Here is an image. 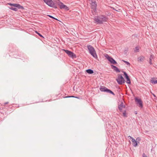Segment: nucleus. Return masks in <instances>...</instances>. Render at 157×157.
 Returning <instances> with one entry per match:
<instances>
[{"label": "nucleus", "mask_w": 157, "mask_h": 157, "mask_svg": "<svg viewBox=\"0 0 157 157\" xmlns=\"http://www.w3.org/2000/svg\"><path fill=\"white\" fill-rule=\"evenodd\" d=\"M87 47L90 53L94 58H97V56L96 51L93 47L89 45H87Z\"/></svg>", "instance_id": "2"}, {"label": "nucleus", "mask_w": 157, "mask_h": 157, "mask_svg": "<svg viewBox=\"0 0 157 157\" xmlns=\"http://www.w3.org/2000/svg\"><path fill=\"white\" fill-rule=\"evenodd\" d=\"M91 4V8L94 10L95 9L97 6L96 2L94 1L93 2V1H92Z\"/></svg>", "instance_id": "12"}, {"label": "nucleus", "mask_w": 157, "mask_h": 157, "mask_svg": "<svg viewBox=\"0 0 157 157\" xmlns=\"http://www.w3.org/2000/svg\"><path fill=\"white\" fill-rule=\"evenodd\" d=\"M10 9L15 11H17V9L16 7H11Z\"/></svg>", "instance_id": "20"}, {"label": "nucleus", "mask_w": 157, "mask_h": 157, "mask_svg": "<svg viewBox=\"0 0 157 157\" xmlns=\"http://www.w3.org/2000/svg\"><path fill=\"white\" fill-rule=\"evenodd\" d=\"M106 92H107V93H110V94H112L113 95H115L114 94L112 91L111 90H110L108 89H107V90H106Z\"/></svg>", "instance_id": "18"}, {"label": "nucleus", "mask_w": 157, "mask_h": 157, "mask_svg": "<svg viewBox=\"0 0 157 157\" xmlns=\"http://www.w3.org/2000/svg\"><path fill=\"white\" fill-rule=\"evenodd\" d=\"M59 5L60 6V9H64L65 10H68L69 8L68 7H67L65 5L63 4L61 2H59L58 3Z\"/></svg>", "instance_id": "8"}, {"label": "nucleus", "mask_w": 157, "mask_h": 157, "mask_svg": "<svg viewBox=\"0 0 157 157\" xmlns=\"http://www.w3.org/2000/svg\"><path fill=\"white\" fill-rule=\"evenodd\" d=\"M70 97H73V98H77L78 99H79V98L78 97H75V96H66V97H64L63 98H70Z\"/></svg>", "instance_id": "25"}, {"label": "nucleus", "mask_w": 157, "mask_h": 157, "mask_svg": "<svg viewBox=\"0 0 157 157\" xmlns=\"http://www.w3.org/2000/svg\"><path fill=\"white\" fill-rule=\"evenodd\" d=\"M105 56L111 64H117V62L113 58L109 56L107 54H105Z\"/></svg>", "instance_id": "5"}, {"label": "nucleus", "mask_w": 157, "mask_h": 157, "mask_svg": "<svg viewBox=\"0 0 157 157\" xmlns=\"http://www.w3.org/2000/svg\"><path fill=\"white\" fill-rule=\"evenodd\" d=\"M127 81H126L127 83L128 84H130L131 83V81L130 79L129 78V77L128 78H126Z\"/></svg>", "instance_id": "21"}, {"label": "nucleus", "mask_w": 157, "mask_h": 157, "mask_svg": "<svg viewBox=\"0 0 157 157\" xmlns=\"http://www.w3.org/2000/svg\"><path fill=\"white\" fill-rule=\"evenodd\" d=\"M123 116L124 117H127V115L126 114V111H125L123 113Z\"/></svg>", "instance_id": "28"}, {"label": "nucleus", "mask_w": 157, "mask_h": 157, "mask_svg": "<svg viewBox=\"0 0 157 157\" xmlns=\"http://www.w3.org/2000/svg\"><path fill=\"white\" fill-rule=\"evenodd\" d=\"M123 73H124V75H125V78H128L129 77L128 75L125 72L123 71Z\"/></svg>", "instance_id": "23"}, {"label": "nucleus", "mask_w": 157, "mask_h": 157, "mask_svg": "<svg viewBox=\"0 0 157 157\" xmlns=\"http://www.w3.org/2000/svg\"><path fill=\"white\" fill-rule=\"evenodd\" d=\"M107 88L106 87H103H103L101 86L100 89V90L101 91L105 92H106V90H107Z\"/></svg>", "instance_id": "15"}, {"label": "nucleus", "mask_w": 157, "mask_h": 157, "mask_svg": "<svg viewBox=\"0 0 157 157\" xmlns=\"http://www.w3.org/2000/svg\"><path fill=\"white\" fill-rule=\"evenodd\" d=\"M135 101L136 102L137 104L139 105L138 106L140 107L141 108H142L143 107V105L142 102L140 99L135 98Z\"/></svg>", "instance_id": "7"}, {"label": "nucleus", "mask_w": 157, "mask_h": 157, "mask_svg": "<svg viewBox=\"0 0 157 157\" xmlns=\"http://www.w3.org/2000/svg\"><path fill=\"white\" fill-rule=\"evenodd\" d=\"M154 56L153 55H151L150 56V58L149 59V63L150 65L152 64L153 63L152 62V60L154 59Z\"/></svg>", "instance_id": "14"}, {"label": "nucleus", "mask_w": 157, "mask_h": 157, "mask_svg": "<svg viewBox=\"0 0 157 157\" xmlns=\"http://www.w3.org/2000/svg\"><path fill=\"white\" fill-rule=\"evenodd\" d=\"M125 107V105H124L123 102H121L120 105H119L118 106V108L121 112L122 111V109L123 108Z\"/></svg>", "instance_id": "11"}, {"label": "nucleus", "mask_w": 157, "mask_h": 157, "mask_svg": "<svg viewBox=\"0 0 157 157\" xmlns=\"http://www.w3.org/2000/svg\"><path fill=\"white\" fill-rule=\"evenodd\" d=\"M152 94L155 97V96L154 94Z\"/></svg>", "instance_id": "33"}, {"label": "nucleus", "mask_w": 157, "mask_h": 157, "mask_svg": "<svg viewBox=\"0 0 157 157\" xmlns=\"http://www.w3.org/2000/svg\"><path fill=\"white\" fill-rule=\"evenodd\" d=\"M63 50L70 57L74 58L75 56V55L70 51L64 49Z\"/></svg>", "instance_id": "6"}, {"label": "nucleus", "mask_w": 157, "mask_h": 157, "mask_svg": "<svg viewBox=\"0 0 157 157\" xmlns=\"http://www.w3.org/2000/svg\"><path fill=\"white\" fill-rule=\"evenodd\" d=\"M9 102H5L4 103V106H5V105H6L8 104Z\"/></svg>", "instance_id": "32"}, {"label": "nucleus", "mask_w": 157, "mask_h": 157, "mask_svg": "<svg viewBox=\"0 0 157 157\" xmlns=\"http://www.w3.org/2000/svg\"><path fill=\"white\" fill-rule=\"evenodd\" d=\"M142 156L143 157H147V155H146L144 153L143 154Z\"/></svg>", "instance_id": "31"}, {"label": "nucleus", "mask_w": 157, "mask_h": 157, "mask_svg": "<svg viewBox=\"0 0 157 157\" xmlns=\"http://www.w3.org/2000/svg\"><path fill=\"white\" fill-rule=\"evenodd\" d=\"M108 18L105 15H102L95 17L94 18V23L97 24H102L107 21Z\"/></svg>", "instance_id": "1"}, {"label": "nucleus", "mask_w": 157, "mask_h": 157, "mask_svg": "<svg viewBox=\"0 0 157 157\" xmlns=\"http://www.w3.org/2000/svg\"><path fill=\"white\" fill-rule=\"evenodd\" d=\"M43 1L49 6L55 8H57L55 4L52 0H43Z\"/></svg>", "instance_id": "3"}, {"label": "nucleus", "mask_w": 157, "mask_h": 157, "mask_svg": "<svg viewBox=\"0 0 157 157\" xmlns=\"http://www.w3.org/2000/svg\"><path fill=\"white\" fill-rule=\"evenodd\" d=\"M139 47H136L135 48V49L134 50V52H139Z\"/></svg>", "instance_id": "22"}, {"label": "nucleus", "mask_w": 157, "mask_h": 157, "mask_svg": "<svg viewBox=\"0 0 157 157\" xmlns=\"http://www.w3.org/2000/svg\"><path fill=\"white\" fill-rule=\"evenodd\" d=\"M86 72L88 74H92L94 73L93 70L90 69H88L86 70Z\"/></svg>", "instance_id": "17"}, {"label": "nucleus", "mask_w": 157, "mask_h": 157, "mask_svg": "<svg viewBox=\"0 0 157 157\" xmlns=\"http://www.w3.org/2000/svg\"><path fill=\"white\" fill-rule=\"evenodd\" d=\"M10 5L11 6H13L14 7H16V8H17L18 9H23V7L22 6L20 5L19 4H10Z\"/></svg>", "instance_id": "10"}, {"label": "nucleus", "mask_w": 157, "mask_h": 157, "mask_svg": "<svg viewBox=\"0 0 157 157\" xmlns=\"http://www.w3.org/2000/svg\"><path fill=\"white\" fill-rule=\"evenodd\" d=\"M123 73H124V75H125V78H128L129 77L128 75L125 72L123 71Z\"/></svg>", "instance_id": "24"}, {"label": "nucleus", "mask_w": 157, "mask_h": 157, "mask_svg": "<svg viewBox=\"0 0 157 157\" xmlns=\"http://www.w3.org/2000/svg\"><path fill=\"white\" fill-rule=\"evenodd\" d=\"M151 82L154 84L157 83V80H154V78H152L151 80Z\"/></svg>", "instance_id": "19"}, {"label": "nucleus", "mask_w": 157, "mask_h": 157, "mask_svg": "<svg viewBox=\"0 0 157 157\" xmlns=\"http://www.w3.org/2000/svg\"><path fill=\"white\" fill-rule=\"evenodd\" d=\"M116 80L119 85H121L125 82V80L121 75H118Z\"/></svg>", "instance_id": "4"}, {"label": "nucleus", "mask_w": 157, "mask_h": 157, "mask_svg": "<svg viewBox=\"0 0 157 157\" xmlns=\"http://www.w3.org/2000/svg\"><path fill=\"white\" fill-rule=\"evenodd\" d=\"M111 68L113 69L114 71H115L117 72H120V70H119V69L116 66L111 65Z\"/></svg>", "instance_id": "13"}, {"label": "nucleus", "mask_w": 157, "mask_h": 157, "mask_svg": "<svg viewBox=\"0 0 157 157\" xmlns=\"http://www.w3.org/2000/svg\"><path fill=\"white\" fill-rule=\"evenodd\" d=\"M36 33H37L40 36L43 37V36L40 33H38L36 31Z\"/></svg>", "instance_id": "29"}, {"label": "nucleus", "mask_w": 157, "mask_h": 157, "mask_svg": "<svg viewBox=\"0 0 157 157\" xmlns=\"http://www.w3.org/2000/svg\"><path fill=\"white\" fill-rule=\"evenodd\" d=\"M141 139L139 137H137L136 139V140L137 141V142L138 143H139V141Z\"/></svg>", "instance_id": "27"}, {"label": "nucleus", "mask_w": 157, "mask_h": 157, "mask_svg": "<svg viewBox=\"0 0 157 157\" xmlns=\"http://www.w3.org/2000/svg\"><path fill=\"white\" fill-rule=\"evenodd\" d=\"M128 137L130 139H131L133 146L135 147H136L137 145V140H136L134 138L131 136H129Z\"/></svg>", "instance_id": "9"}, {"label": "nucleus", "mask_w": 157, "mask_h": 157, "mask_svg": "<svg viewBox=\"0 0 157 157\" xmlns=\"http://www.w3.org/2000/svg\"><path fill=\"white\" fill-rule=\"evenodd\" d=\"M144 59V57L143 56H141L137 59L138 61H142Z\"/></svg>", "instance_id": "16"}, {"label": "nucleus", "mask_w": 157, "mask_h": 157, "mask_svg": "<svg viewBox=\"0 0 157 157\" xmlns=\"http://www.w3.org/2000/svg\"><path fill=\"white\" fill-rule=\"evenodd\" d=\"M48 17H50L51 18H52L56 19V20H57V19L55 18V17H53V16H51V15H48Z\"/></svg>", "instance_id": "30"}, {"label": "nucleus", "mask_w": 157, "mask_h": 157, "mask_svg": "<svg viewBox=\"0 0 157 157\" xmlns=\"http://www.w3.org/2000/svg\"><path fill=\"white\" fill-rule=\"evenodd\" d=\"M123 62H124V63H126L128 65H130V63L126 61H125L124 60H122Z\"/></svg>", "instance_id": "26"}]
</instances>
